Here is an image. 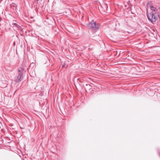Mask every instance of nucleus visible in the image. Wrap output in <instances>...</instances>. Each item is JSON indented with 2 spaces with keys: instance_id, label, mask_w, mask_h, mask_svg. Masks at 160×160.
Listing matches in <instances>:
<instances>
[{
  "instance_id": "nucleus-2",
  "label": "nucleus",
  "mask_w": 160,
  "mask_h": 160,
  "mask_svg": "<svg viewBox=\"0 0 160 160\" xmlns=\"http://www.w3.org/2000/svg\"><path fill=\"white\" fill-rule=\"evenodd\" d=\"M100 25L96 22H94L93 21L90 22L87 24V27L89 28H92L93 30H96L98 29L100 27Z\"/></svg>"
},
{
  "instance_id": "nucleus-7",
  "label": "nucleus",
  "mask_w": 160,
  "mask_h": 160,
  "mask_svg": "<svg viewBox=\"0 0 160 160\" xmlns=\"http://www.w3.org/2000/svg\"><path fill=\"white\" fill-rule=\"evenodd\" d=\"M158 17H159V18L160 19V16L158 15Z\"/></svg>"
},
{
  "instance_id": "nucleus-3",
  "label": "nucleus",
  "mask_w": 160,
  "mask_h": 160,
  "mask_svg": "<svg viewBox=\"0 0 160 160\" xmlns=\"http://www.w3.org/2000/svg\"><path fill=\"white\" fill-rule=\"evenodd\" d=\"M148 19L152 22H155L156 21L157 18L155 16L154 14L152 13H150L147 14Z\"/></svg>"
},
{
  "instance_id": "nucleus-6",
  "label": "nucleus",
  "mask_w": 160,
  "mask_h": 160,
  "mask_svg": "<svg viewBox=\"0 0 160 160\" xmlns=\"http://www.w3.org/2000/svg\"><path fill=\"white\" fill-rule=\"evenodd\" d=\"M86 86H87L89 89H90V85L89 84H86Z\"/></svg>"
},
{
  "instance_id": "nucleus-4",
  "label": "nucleus",
  "mask_w": 160,
  "mask_h": 160,
  "mask_svg": "<svg viewBox=\"0 0 160 160\" xmlns=\"http://www.w3.org/2000/svg\"><path fill=\"white\" fill-rule=\"evenodd\" d=\"M147 6L148 7H149L150 8V9L153 11L154 12L155 11L156 8L155 7L151 6L150 5L149 3H148L147 4Z\"/></svg>"
},
{
  "instance_id": "nucleus-5",
  "label": "nucleus",
  "mask_w": 160,
  "mask_h": 160,
  "mask_svg": "<svg viewBox=\"0 0 160 160\" xmlns=\"http://www.w3.org/2000/svg\"><path fill=\"white\" fill-rule=\"evenodd\" d=\"M12 25H14V26H15L16 27H17V26H18L17 24L16 23H13L12 24Z\"/></svg>"
},
{
  "instance_id": "nucleus-1",
  "label": "nucleus",
  "mask_w": 160,
  "mask_h": 160,
  "mask_svg": "<svg viewBox=\"0 0 160 160\" xmlns=\"http://www.w3.org/2000/svg\"><path fill=\"white\" fill-rule=\"evenodd\" d=\"M23 69L22 68L18 69V74L14 78V81L15 82H18L22 80L23 78Z\"/></svg>"
}]
</instances>
